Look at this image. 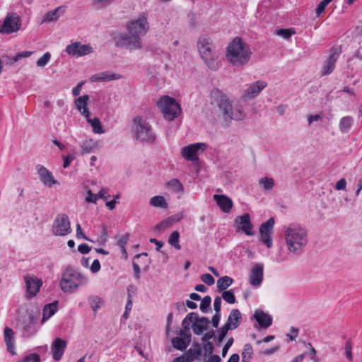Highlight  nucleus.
<instances>
[{
	"label": "nucleus",
	"instance_id": "774afa93",
	"mask_svg": "<svg viewBox=\"0 0 362 362\" xmlns=\"http://www.w3.org/2000/svg\"><path fill=\"white\" fill-rule=\"evenodd\" d=\"M182 218H183V215L181 214H177L168 218V221H170V225L175 222L180 221Z\"/></svg>",
	"mask_w": 362,
	"mask_h": 362
},
{
	"label": "nucleus",
	"instance_id": "09e8293b",
	"mask_svg": "<svg viewBox=\"0 0 362 362\" xmlns=\"http://www.w3.org/2000/svg\"><path fill=\"white\" fill-rule=\"evenodd\" d=\"M33 52L31 51H23L18 52L16 54L14 57L11 58V61L13 62H16L23 58L30 57L33 54Z\"/></svg>",
	"mask_w": 362,
	"mask_h": 362
},
{
	"label": "nucleus",
	"instance_id": "6ab92c4d",
	"mask_svg": "<svg viewBox=\"0 0 362 362\" xmlns=\"http://www.w3.org/2000/svg\"><path fill=\"white\" fill-rule=\"evenodd\" d=\"M14 337L15 332L10 327H6L4 330V339L7 351L13 356L16 355Z\"/></svg>",
	"mask_w": 362,
	"mask_h": 362
},
{
	"label": "nucleus",
	"instance_id": "3c124183",
	"mask_svg": "<svg viewBox=\"0 0 362 362\" xmlns=\"http://www.w3.org/2000/svg\"><path fill=\"white\" fill-rule=\"evenodd\" d=\"M252 354H253V350H252V345L250 344H245V346L243 347V351L241 354L242 358L247 357V358H252Z\"/></svg>",
	"mask_w": 362,
	"mask_h": 362
},
{
	"label": "nucleus",
	"instance_id": "c85d7f7f",
	"mask_svg": "<svg viewBox=\"0 0 362 362\" xmlns=\"http://www.w3.org/2000/svg\"><path fill=\"white\" fill-rule=\"evenodd\" d=\"M36 170L41 181H57L54 179L52 173L45 166L37 165Z\"/></svg>",
	"mask_w": 362,
	"mask_h": 362
},
{
	"label": "nucleus",
	"instance_id": "bb28decb",
	"mask_svg": "<svg viewBox=\"0 0 362 362\" xmlns=\"http://www.w3.org/2000/svg\"><path fill=\"white\" fill-rule=\"evenodd\" d=\"M64 12L65 8L64 6H59L52 11H48L44 15L42 23L57 21L58 18L64 13Z\"/></svg>",
	"mask_w": 362,
	"mask_h": 362
},
{
	"label": "nucleus",
	"instance_id": "0e129e2a",
	"mask_svg": "<svg viewBox=\"0 0 362 362\" xmlns=\"http://www.w3.org/2000/svg\"><path fill=\"white\" fill-rule=\"evenodd\" d=\"M90 271L93 272V273H97L98 272L100 271V263L99 262L98 259H95L91 266H90Z\"/></svg>",
	"mask_w": 362,
	"mask_h": 362
},
{
	"label": "nucleus",
	"instance_id": "5fc2aeb1",
	"mask_svg": "<svg viewBox=\"0 0 362 362\" xmlns=\"http://www.w3.org/2000/svg\"><path fill=\"white\" fill-rule=\"evenodd\" d=\"M201 279L208 286H212L215 282L214 277L210 274H202L201 276Z\"/></svg>",
	"mask_w": 362,
	"mask_h": 362
},
{
	"label": "nucleus",
	"instance_id": "20e7f679",
	"mask_svg": "<svg viewBox=\"0 0 362 362\" xmlns=\"http://www.w3.org/2000/svg\"><path fill=\"white\" fill-rule=\"evenodd\" d=\"M88 282V279L85 275L68 267L62 272L59 285L63 292L72 293Z\"/></svg>",
	"mask_w": 362,
	"mask_h": 362
},
{
	"label": "nucleus",
	"instance_id": "e2e57ef3",
	"mask_svg": "<svg viewBox=\"0 0 362 362\" xmlns=\"http://www.w3.org/2000/svg\"><path fill=\"white\" fill-rule=\"evenodd\" d=\"M214 308L216 313H220L221 308V298L216 296L214 302Z\"/></svg>",
	"mask_w": 362,
	"mask_h": 362
},
{
	"label": "nucleus",
	"instance_id": "4d7b16f0",
	"mask_svg": "<svg viewBox=\"0 0 362 362\" xmlns=\"http://www.w3.org/2000/svg\"><path fill=\"white\" fill-rule=\"evenodd\" d=\"M351 349H352V346H351V339H349L346 342V344H345V354H346L347 358L350 361L352 360Z\"/></svg>",
	"mask_w": 362,
	"mask_h": 362
},
{
	"label": "nucleus",
	"instance_id": "58836bf2",
	"mask_svg": "<svg viewBox=\"0 0 362 362\" xmlns=\"http://www.w3.org/2000/svg\"><path fill=\"white\" fill-rule=\"evenodd\" d=\"M179 238L180 234L177 230H175L171 233L168 239L169 244L177 250H180L181 248V246L179 244Z\"/></svg>",
	"mask_w": 362,
	"mask_h": 362
},
{
	"label": "nucleus",
	"instance_id": "ddd939ff",
	"mask_svg": "<svg viewBox=\"0 0 362 362\" xmlns=\"http://www.w3.org/2000/svg\"><path fill=\"white\" fill-rule=\"evenodd\" d=\"M341 52L339 47H333L330 49V53L328 58L324 63L322 70V75L326 76L330 74L335 68V64Z\"/></svg>",
	"mask_w": 362,
	"mask_h": 362
},
{
	"label": "nucleus",
	"instance_id": "cd10ccee",
	"mask_svg": "<svg viewBox=\"0 0 362 362\" xmlns=\"http://www.w3.org/2000/svg\"><path fill=\"white\" fill-rule=\"evenodd\" d=\"M354 123V119L351 116H345L341 118L339 128L341 133L346 134L351 129Z\"/></svg>",
	"mask_w": 362,
	"mask_h": 362
},
{
	"label": "nucleus",
	"instance_id": "603ef678",
	"mask_svg": "<svg viewBox=\"0 0 362 362\" xmlns=\"http://www.w3.org/2000/svg\"><path fill=\"white\" fill-rule=\"evenodd\" d=\"M99 199L98 194H93L91 190H88L86 197V202L88 203H93L95 204L97 202V200Z\"/></svg>",
	"mask_w": 362,
	"mask_h": 362
},
{
	"label": "nucleus",
	"instance_id": "2f4dec72",
	"mask_svg": "<svg viewBox=\"0 0 362 362\" xmlns=\"http://www.w3.org/2000/svg\"><path fill=\"white\" fill-rule=\"evenodd\" d=\"M86 119H87V122L91 125V127L93 128V132L95 134H103L105 132V130L103 129L102 124L98 117L91 119L89 117L86 118Z\"/></svg>",
	"mask_w": 362,
	"mask_h": 362
},
{
	"label": "nucleus",
	"instance_id": "393cba45",
	"mask_svg": "<svg viewBox=\"0 0 362 362\" xmlns=\"http://www.w3.org/2000/svg\"><path fill=\"white\" fill-rule=\"evenodd\" d=\"M89 100V96L88 95H84L81 97L77 98L75 101L76 107L77 110L83 115L86 118L90 117V112L88 108V102Z\"/></svg>",
	"mask_w": 362,
	"mask_h": 362
},
{
	"label": "nucleus",
	"instance_id": "13d9d810",
	"mask_svg": "<svg viewBox=\"0 0 362 362\" xmlns=\"http://www.w3.org/2000/svg\"><path fill=\"white\" fill-rule=\"evenodd\" d=\"M76 226V238H81L86 240L90 241V242L93 241L92 240L89 239L88 237H86L84 235V233H83V230L81 229V226L79 223H77Z\"/></svg>",
	"mask_w": 362,
	"mask_h": 362
},
{
	"label": "nucleus",
	"instance_id": "7ed1b4c3",
	"mask_svg": "<svg viewBox=\"0 0 362 362\" xmlns=\"http://www.w3.org/2000/svg\"><path fill=\"white\" fill-rule=\"evenodd\" d=\"M250 47L240 37H235L228 45L226 58L234 66L246 64L251 57Z\"/></svg>",
	"mask_w": 362,
	"mask_h": 362
},
{
	"label": "nucleus",
	"instance_id": "79ce46f5",
	"mask_svg": "<svg viewBox=\"0 0 362 362\" xmlns=\"http://www.w3.org/2000/svg\"><path fill=\"white\" fill-rule=\"evenodd\" d=\"M222 298L225 301L230 304H233L235 303V297L233 289L224 291L222 293Z\"/></svg>",
	"mask_w": 362,
	"mask_h": 362
},
{
	"label": "nucleus",
	"instance_id": "72a5a7b5",
	"mask_svg": "<svg viewBox=\"0 0 362 362\" xmlns=\"http://www.w3.org/2000/svg\"><path fill=\"white\" fill-rule=\"evenodd\" d=\"M189 340L190 339L186 341L185 339L177 337L172 339V344L175 349L180 351H184L189 345Z\"/></svg>",
	"mask_w": 362,
	"mask_h": 362
},
{
	"label": "nucleus",
	"instance_id": "9b49d317",
	"mask_svg": "<svg viewBox=\"0 0 362 362\" xmlns=\"http://www.w3.org/2000/svg\"><path fill=\"white\" fill-rule=\"evenodd\" d=\"M21 27V20L16 13H8L0 27L1 33H12L17 32Z\"/></svg>",
	"mask_w": 362,
	"mask_h": 362
},
{
	"label": "nucleus",
	"instance_id": "423d86ee",
	"mask_svg": "<svg viewBox=\"0 0 362 362\" xmlns=\"http://www.w3.org/2000/svg\"><path fill=\"white\" fill-rule=\"evenodd\" d=\"M197 47L201 58L207 67L212 71H217L220 67V60L210 39L205 37H200L197 42Z\"/></svg>",
	"mask_w": 362,
	"mask_h": 362
},
{
	"label": "nucleus",
	"instance_id": "9d476101",
	"mask_svg": "<svg viewBox=\"0 0 362 362\" xmlns=\"http://www.w3.org/2000/svg\"><path fill=\"white\" fill-rule=\"evenodd\" d=\"M52 233L57 236H66L71 233V223L67 215L59 214L54 220Z\"/></svg>",
	"mask_w": 362,
	"mask_h": 362
},
{
	"label": "nucleus",
	"instance_id": "f257e3e1",
	"mask_svg": "<svg viewBox=\"0 0 362 362\" xmlns=\"http://www.w3.org/2000/svg\"><path fill=\"white\" fill-rule=\"evenodd\" d=\"M148 15L145 12L140 13L136 17L127 23L128 33H116L113 40L117 47L127 48L130 51L143 48L141 37L147 34L150 29Z\"/></svg>",
	"mask_w": 362,
	"mask_h": 362
},
{
	"label": "nucleus",
	"instance_id": "49530a36",
	"mask_svg": "<svg viewBox=\"0 0 362 362\" xmlns=\"http://www.w3.org/2000/svg\"><path fill=\"white\" fill-rule=\"evenodd\" d=\"M333 0H322L317 6L315 13L319 17L325 10L327 6Z\"/></svg>",
	"mask_w": 362,
	"mask_h": 362
},
{
	"label": "nucleus",
	"instance_id": "4468645a",
	"mask_svg": "<svg viewBox=\"0 0 362 362\" xmlns=\"http://www.w3.org/2000/svg\"><path fill=\"white\" fill-rule=\"evenodd\" d=\"M24 281L28 298H31L35 297L42 286V281L33 275L29 274L24 276Z\"/></svg>",
	"mask_w": 362,
	"mask_h": 362
},
{
	"label": "nucleus",
	"instance_id": "bf43d9fd",
	"mask_svg": "<svg viewBox=\"0 0 362 362\" xmlns=\"http://www.w3.org/2000/svg\"><path fill=\"white\" fill-rule=\"evenodd\" d=\"M62 158L64 160L63 167L64 168H66L69 166L71 162L74 159V154L63 156Z\"/></svg>",
	"mask_w": 362,
	"mask_h": 362
},
{
	"label": "nucleus",
	"instance_id": "b1692460",
	"mask_svg": "<svg viewBox=\"0 0 362 362\" xmlns=\"http://www.w3.org/2000/svg\"><path fill=\"white\" fill-rule=\"evenodd\" d=\"M242 322V315L238 309H233L228 317V320L225 325L230 329H236Z\"/></svg>",
	"mask_w": 362,
	"mask_h": 362
},
{
	"label": "nucleus",
	"instance_id": "052dcab7",
	"mask_svg": "<svg viewBox=\"0 0 362 362\" xmlns=\"http://www.w3.org/2000/svg\"><path fill=\"white\" fill-rule=\"evenodd\" d=\"M171 225L170 223V221H168V219H165L164 221H163L162 222H160V223L157 224L156 226V230H165L166 228H168V227H170Z\"/></svg>",
	"mask_w": 362,
	"mask_h": 362
},
{
	"label": "nucleus",
	"instance_id": "69168bd1",
	"mask_svg": "<svg viewBox=\"0 0 362 362\" xmlns=\"http://www.w3.org/2000/svg\"><path fill=\"white\" fill-rule=\"evenodd\" d=\"M233 343V338L231 337L228 340L227 343L225 344V346L223 348V350H222L223 357H225L226 356L228 351L230 349V347L232 346Z\"/></svg>",
	"mask_w": 362,
	"mask_h": 362
},
{
	"label": "nucleus",
	"instance_id": "c03bdc74",
	"mask_svg": "<svg viewBox=\"0 0 362 362\" xmlns=\"http://www.w3.org/2000/svg\"><path fill=\"white\" fill-rule=\"evenodd\" d=\"M211 303V298L209 296H206L202 300L200 304V310L202 313H206L209 311Z\"/></svg>",
	"mask_w": 362,
	"mask_h": 362
},
{
	"label": "nucleus",
	"instance_id": "864d4df0",
	"mask_svg": "<svg viewBox=\"0 0 362 362\" xmlns=\"http://www.w3.org/2000/svg\"><path fill=\"white\" fill-rule=\"evenodd\" d=\"M21 362H40V357L37 354L26 356Z\"/></svg>",
	"mask_w": 362,
	"mask_h": 362
},
{
	"label": "nucleus",
	"instance_id": "f3484780",
	"mask_svg": "<svg viewBox=\"0 0 362 362\" xmlns=\"http://www.w3.org/2000/svg\"><path fill=\"white\" fill-rule=\"evenodd\" d=\"M264 265L262 263L255 264L250 274V284L254 287H259L263 280Z\"/></svg>",
	"mask_w": 362,
	"mask_h": 362
},
{
	"label": "nucleus",
	"instance_id": "a878e982",
	"mask_svg": "<svg viewBox=\"0 0 362 362\" xmlns=\"http://www.w3.org/2000/svg\"><path fill=\"white\" fill-rule=\"evenodd\" d=\"M121 76L119 74H113L110 71H103L95 74L90 77L92 82L98 81H110L113 80L119 79Z\"/></svg>",
	"mask_w": 362,
	"mask_h": 362
},
{
	"label": "nucleus",
	"instance_id": "c756f323",
	"mask_svg": "<svg viewBox=\"0 0 362 362\" xmlns=\"http://www.w3.org/2000/svg\"><path fill=\"white\" fill-rule=\"evenodd\" d=\"M58 301H54L52 303L46 305L42 310L43 321L51 317L57 310Z\"/></svg>",
	"mask_w": 362,
	"mask_h": 362
},
{
	"label": "nucleus",
	"instance_id": "5701e85b",
	"mask_svg": "<svg viewBox=\"0 0 362 362\" xmlns=\"http://www.w3.org/2000/svg\"><path fill=\"white\" fill-rule=\"evenodd\" d=\"M193 322L192 329L194 333L197 335L202 334V332L206 329L209 323V320L207 317H199L197 313H196V317H194Z\"/></svg>",
	"mask_w": 362,
	"mask_h": 362
},
{
	"label": "nucleus",
	"instance_id": "8fccbe9b",
	"mask_svg": "<svg viewBox=\"0 0 362 362\" xmlns=\"http://www.w3.org/2000/svg\"><path fill=\"white\" fill-rule=\"evenodd\" d=\"M194 317H196V313H190L185 317L182 323L184 329H189L190 323L194 321Z\"/></svg>",
	"mask_w": 362,
	"mask_h": 362
},
{
	"label": "nucleus",
	"instance_id": "a19ab883",
	"mask_svg": "<svg viewBox=\"0 0 362 362\" xmlns=\"http://www.w3.org/2000/svg\"><path fill=\"white\" fill-rule=\"evenodd\" d=\"M166 187L172 192L180 194L183 192V186L182 182H166Z\"/></svg>",
	"mask_w": 362,
	"mask_h": 362
},
{
	"label": "nucleus",
	"instance_id": "680f3d73",
	"mask_svg": "<svg viewBox=\"0 0 362 362\" xmlns=\"http://www.w3.org/2000/svg\"><path fill=\"white\" fill-rule=\"evenodd\" d=\"M91 248L87 244H81L78 246V251L81 254H88Z\"/></svg>",
	"mask_w": 362,
	"mask_h": 362
},
{
	"label": "nucleus",
	"instance_id": "e433bc0d",
	"mask_svg": "<svg viewBox=\"0 0 362 362\" xmlns=\"http://www.w3.org/2000/svg\"><path fill=\"white\" fill-rule=\"evenodd\" d=\"M88 303L94 313H96L97 310L100 308L103 300L101 298L98 296H90L88 298Z\"/></svg>",
	"mask_w": 362,
	"mask_h": 362
},
{
	"label": "nucleus",
	"instance_id": "338daca9",
	"mask_svg": "<svg viewBox=\"0 0 362 362\" xmlns=\"http://www.w3.org/2000/svg\"><path fill=\"white\" fill-rule=\"evenodd\" d=\"M291 334H287L286 336L291 340H295L298 334V329L292 327L290 329Z\"/></svg>",
	"mask_w": 362,
	"mask_h": 362
},
{
	"label": "nucleus",
	"instance_id": "6e6d98bb",
	"mask_svg": "<svg viewBox=\"0 0 362 362\" xmlns=\"http://www.w3.org/2000/svg\"><path fill=\"white\" fill-rule=\"evenodd\" d=\"M228 330H230V329L225 325L220 329V330L218 331V342H221L223 341V339L227 334Z\"/></svg>",
	"mask_w": 362,
	"mask_h": 362
},
{
	"label": "nucleus",
	"instance_id": "473e14b6",
	"mask_svg": "<svg viewBox=\"0 0 362 362\" xmlns=\"http://www.w3.org/2000/svg\"><path fill=\"white\" fill-rule=\"evenodd\" d=\"M233 283V279L228 276H224L218 279L216 286L219 291H225Z\"/></svg>",
	"mask_w": 362,
	"mask_h": 362
},
{
	"label": "nucleus",
	"instance_id": "4be33fe9",
	"mask_svg": "<svg viewBox=\"0 0 362 362\" xmlns=\"http://www.w3.org/2000/svg\"><path fill=\"white\" fill-rule=\"evenodd\" d=\"M25 325L23 327L22 337L29 338L36 334L37 332V326L36 325V320L33 315H29Z\"/></svg>",
	"mask_w": 362,
	"mask_h": 362
},
{
	"label": "nucleus",
	"instance_id": "2eb2a0df",
	"mask_svg": "<svg viewBox=\"0 0 362 362\" xmlns=\"http://www.w3.org/2000/svg\"><path fill=\"white\" fill-rule=\"evenodd\" d=\"M234 224L238 232L242 231L249 236L254 235L253 226L248 214L237 216L234 221Z\"/></svg>",
	"mask_w": 362,
	"mask_h": 362
},
{
	"label": "nucleus",
	"instance_id": "6e6552de",
	"mask_svg": "<svg viewBox=\"0 0 362 362\" xmlns=\"http://www.w3.org/2000/svg\"><path fill=\"white\" fill-rule=\"evenodd\" d=\"M158 107L163 113L164 118L168 121H173L181 111L180 106L175 99L168 95L160 98L158 102Z\"/></svg>",
	"mask_w": 362,
	"mask_h": 362
},
{
	"label": "nucleus",
	"instance_id": "37998d69",
	"mask_svg": "<svg viewBox=\"0 0 362 362\" xmlns=\"http://www.w3.org/2000/svg\"><path fill=\"white\" fill-rule=\"evenodd\" d=\"M51 54L48 52H45L36 62L38 67H45L50 61Z\"/></svg>",
	"mask_w": 362,
	"mask_h": 362
},
{
	"label": "nucleus",
	"instance_id": "a211bd4d",
	"mask_svg": "<svg viewBox=\"0 0 362 362\" xmlns=\"http://www.w3.org/2000/svg\"><path fill=\"white\" fill-rule=\"evenodd\" d=\"M66 341L61 338H56L51 345V353L54 361H59L66 348Z\"/></svg>",
	"mask_w": 362,
	"mask_h": 362
},
{
	"label": "nucleus",
	"instance_id": "aec40b11",
	"mask_svg": "<svg viewBox=\"0 0 362 362\" xmlns=\"http://www.w3.org/2000/svg\"><path fill=\"white\" fill-rule=\"evenodd\" d=\"M253 317L262 329H267L272 325V317L261 310H257Z\"/></svg>",
	"mask_w": 362,
	"mask_h": 362
},
{
	"label": "nucleus",
	"instance_id": "f8f14e48",
	"mask_svg": "<svg viewBox=\"0 0 362 362\" xmlns=\"http://www.w3.org/2000/svg\"><path fill=\"white\" fill-rule=\"evenodd\" d=\"M93 52V47L89 45H83L79 42H75L66 46V52L75 57L87 55Z\"/></svg>",
	"mask_w": 362,
	"mask_h": 362
},
{
	"label": "nucleus",
	"instance_id": "dca6fc26",
	"mask_svg": "<svg viewBox=\"0 0 362 362\" xmlns=\"http://www.w3.org/2000/svg\"><path fill=\"white\" fill-rule=\"evenodd\" d=\"M267 83L263 81H257L252 83L249 86L243 91L242 95V99L244 101L250 100L256 98L259 93L267 86Z\"/></svg>",
	"mask_w": 362,
	"mask_h": 362
},
{
	"label": "nucleus",
	"instance_id": "4c0bfd02",
	"mask_svg": "<svg viewBox=\"0 0 362 362\" xmlns=\"http://www.w3.org/2000/svg\"><path fill=\"white\" fill-rule=\"evenodd\" d=\"M274 225V220L270 218L268 221L263 223L259 228V233H270L272 234V230Z\"/></svg>",
	"mask_w": 362,
	"mask_h": 362
},
{
	"label": "nucleus",
	"instance_id": "0eeeda50",
	"mask_svg": "<svg viewBox=\"0 0 362 362\" xmlns=\"http://www.w3.org/2000/svg\"><path fill=\"white\" fill-rule=\"evenodd\" d=\"M134 134L136 139L141 143L147 144H153L156 136L150 124L141 117H136L133 119Z\"/></svg>",
	"mask_w": 362,
	"mask_h": 362
},
{
	"label": "nucleus",
	"instance_id": "7c9ffc66",
	"mask_svg": "<svg viewBox=\"0 0 362 362\" xmlns=\"http://www.w3.org/2000/svg\"><path fill=\"white\" fill-rule=\"evenodd\" d=\"M80 146L83 153H90L94 151L97 146V144L93 139H87L81 142Z\"/></svg>",
	"mask_w": 362,
	"mask_h": 362
},
{
	"label": "nucleus",
	"instance_id": "f704fd0d",
	"mask_svg": "<svg viewBox=\"0 0 362 362\" xmlns=\"http://www.w3.org/2000/svg\"><path fill=\"white\" fill-rule=\"evenodd\" d=\"M150 204L153 206L162 209H166L168 207V203L162 196L153 197L150 200Z\"/></svg>",
	"mask_w": 362,
	"mask_h": 362
},
{
	"label": "nucleus",
	"instance_id": "a18cd8bd",
	"mask_svg": "<svg viewBox=\"0 0 362 362\" xmlns=\"http://www.w3.org/2000/svg\"><path fill=\"white\" fill-rule=\"evenodd\" d=\"M260 240L267 247L270 248L272 247V234L267 233H260Z\"/></svg>",
	"mask_w": 362,
	"mask_h": 362
},
{
	"label": "nucleus",
	"instance_id": "412c9836",
	"mask_svg": "<svg viewBox=\"0 0 362 362\" xmlns=\"http://www.w3.org/2000/svg\"><path fill=\"white\" fill-rule=\"evenodd\" d=\"M214 200L224 213H229L233 207V201L228 197L223 194H214Z\"/></svg>",
	"mask_w": 362,
	"mask_h": 362
},
{
	"label": "nucleus",
	"instance_id": "de8ad7c7",
	"mask_svg": "<svg viewBox=\"0 0 362 362\" xmlns=\"http://www.w3.org/2000/svg\"><path fill=\"white\" fill-rule=\"evenodd\" d=\"M202 354V351L200 349H190L188 350L187 353L186 358H188L189 360V362L192 361L194 358H198Z\"/></svg>",
	"mask_w": 362,
	"mask_h": 362
},
{
	"label": "nucleus",
	"instance_id": "f03ea898",
	"mask_svg": "<svg viewBox=\"0 0 362 362\" xmlns=\"http://www.w3.org/2000/svg\"><path fill=\"white\" fill-rule=\"evenodd\" d=\"M288 250L296 255H300L309 243L307 229L297 223L289 224L284 233Z\"/></svg>",
	"mask_w": 362,
	"mask_h": 362
},
{
	"label": "nucleus",
	"instance_id": "ea45409f",
	"mask_svg": "<svg viewBox=\"0 0 362 362\" xmlns=\"http://www.w3.org/2000/svg\"><path fill=\"white\" fill-rule=\"evenodd\" d=\"M296 34V30L293 28L288 29H279L276 30V35L282 37L286 40H289L292 35Z\"/></svg>",
	"mask_w": 362,
	"mask_h": 362
},
{
	"label": "nucleus",
	"instance_id": "c9c22d12",
	"mask_svg": "<svg viewBox=\"0 0 362 362\" xmlns=\"http://www.w3.org/2000/svg\"><path fill=\"white\" fill-rule=\"evenodd\" d=\"M129 239V234L127 233L125 235L120 236L117 239V245L121 248L122 255L127 257V252L126 250V245Z\"/></svg>",
	"mask_w": 362,
	"mask_h": 362
},
{
	"label": "nucleus",
	"instance_id": "1a4fd4ad",
	"mask_svg": "<svg viewBox=\"0 0 362 362\" xmlns=\"http://www.w3.org/2000/svg\"><path fill=\"white\" fill-rule=\"evenodd\" d=\"M207 147L208 145L203 142L192 144L182 148L181 155L185 160L197 163L199 155L203 153Z\"/></svg>",
	"mask_w": 362,
	"mask_h": 362
},
{
	"label": "nucleus",
	"instance_id": "39448f33",
	"mask_svg": "<svg viewBox=\"0 0 362 362\" xmlns=\"http://www.w3.org/2000/svg\"><path fill=\"white\" fill-rule=\"evenodd\" d=\"M217 105L223 113L226 120L228 119L237 121L243 120L246 117V114L243 107L238 103H233L229 98L221 92L216 91Z\"/></svg>",
	"mask_w": 362,
	"mask_h": 362
}]
</instances>
